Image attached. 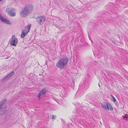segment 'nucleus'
I'll return each instance as SVG.
<instances>
[{
    "label": "nucleus",
    "mask_w": 128,
    "mask_h": 128,
    "mask_svg": "<svg viewBox=\"0 0 128 128\" xmlns=\"http://www.w3.org/2000/svg\"><path fill=\"white\" fill-rule=\"evenodd\" d=\"M33 6L32 4H28L25 6L23 10L20 13V15L22 17H25L29 14L30 11L32 10Z\"/></svg>",
    "instance_id": "nucleus-1"
},
{
    "label": "nucleus",
    "mask_w": 128,
    "mask_h": 128,
    "mask_svg": "<svg viewBox=\"0 0 128 128\" xmlns=\"http://www.w3.org/2000/svg\"><path fill=\"white\" fill-rule=\"evenodd\" d=\"M15 9L12 8H8L6 9V12L10 16L13 17L16 15Z\"/></svg>",
    "instance_id": "nucleus-4"
},
{
    "label": "nucleus",
    "mask_w": 128,
    "mask_h": 128,
    "mask_svg": "<svg viewBox=\"0 0 128 128\" xmlns=\"http://www.w3.org/2000/svg\"><path fill=\"white\" fill-rule=\"evenodd\" d=\"M2 108L1 107V105H0V109Z\"/></svg>",
    "instance_id": "nucleus-16"
},
{
    "label": "nucleus",
    "mask_w": 128,
    "mask_h": 128,
    "mask_svg": "<svg viewBox=\"0 0 128 128\" xmlns=\"http://www.w3.org/2000/svg\"><path fill=\"white\" fill-rule=\"evenodd\" d=\"M128 115L126 114L125 115H123L122 116L123 118L125 120H127L128 119Z\"/></svg>",
    "instance_id": "nucleus-13"
},
{
    "label": "nucleus",
    "mask_w": 128,
    "mask_h": 128,
    "mask_svg": "<svg viewBox=\"0 0 128 128\" xmlns=\"http://www.w3.org/2000/svg\"><path fill=\"white\" fill-rule=\"evenodd\" d=\"M68 61V59L64 58L60 59L56 64V66L60 68H62L66 66Z\"/></svg>",
    "instance_id": "nucleus-2"
},
{
    "label": "nucleus",
    "mask_w": 128,
    "mask_h": 128,
    "mask_svg": "<svg viewBox=\"0 0 128 128\" xmlns=\"http://www.w3.org/2000/svg\"><path fill=\"white\" fill-rule=\"evenodd\" d=\"M14 72H10L6 76V78H9L10 77L14 74Z\"/></svg>",
    "instance_id": "nucleus-11"
},
{
    "label": "nucleus",
    "mask_w": 128,
    "mask_h": 128,
    "mask_svg": "<svg viewBox=\"0 0 128 128\" xmlns=\"http://www.w3.org/2000/svg\"><path fill=\"white\" fill-rule=\"evenodd\" d=\"M6 99H3L0 103V105H1V107L2 105L6 102Z\"/></svg>",
    "instance_id": "nucleus-9"
},
{
    "label": "nucleus",
    "mask_w": 128,
    "mask_h": 128,
    "mask_svg": "<svg viewBox=\"0 0 128 128\" xmlns=\"http://www.w3.org/2000/svg\"><path fill=\"white\" fill-rule=\"evenodd\" d=\"M111 96L112 97V100L114 102H116V100L114 98V97L112 95H111Z\"/></svg>",
    "instance_id": "nucleus-14"
},
{
    "label": "nucleus",
    "mask_w": 128,
    "mask_h": 128,
    "mask_svg": "<svg viewBox=\"0 0 128 128\" xmlns=\"http://www.w3.org/2000/svg\"><path fill=\"white\" fill-rule=\"evenodd\" d=\"M30 24H28L25 26L22 31V33L20 37L22 38H24L29 32L31 27Z\"/></svg>",
    "instance_id": "nucleus-3"
},
{
    "label": "nucleus",
    "mask_w": 128,
    "mask_h": 128,
    "mask_svg": "<svg viewBox=\"0 0 128 128\" xmlns=\"http://www.w3.org/2000/svg\"><path fill=\"white\" fill-rule=\"evenodd\" d=\"M52 119H55L56 118V116L55 115H52Z\"/></svg>",
    "instance_id": "nucleus-15"
},
{
    "label": "nucleus",
    "mask_w": 128,
    "mask_h": 128,
    "mask_svg": "<svg viewBox=\"0 0 128 128\" xmlns=\"http://www.w3.org/2000/svg\"><path fill=\"white\" fill-rule=\"evenodd\" d=\"M0 20L4 23L7 24H12V22L4 18L0 14Z\"/></svg>",
    "instance_id": "nucleus-7"
},
{
    "label": "nucleus",
    "mask_w": 128,
    "mask_h": 128,
    "mask_svg": "<svg viewBox=\"0 0 128 128\" xmlns=\"http://www.w3.org/2000/svg\"><path fill=\"white\" fill-rule=\"evenodd\" d=\"M2 0H0V1H1Z\"/></svg>",
    "instance_id": "nucleus-17"
},
{
    "label": "nucleus",
    "mask_w": 128,
    "mask_h": 128,
    "mask_svg": "<svg viewBox=\"0 0 128 128\" xmlns=\"http://www.w3.org/2000/svg\"><path fill=\"white\" fill-rule=\"evenodd\" d=\"M99 86H100L99 85Z\"/></svg>",
    "instance_id": "nucleus-18"
},
{
    "label": "nucleus",
    "mask_w": 128,
    "mask_h": 128,
    "mask_svg": "<svg viewBox=\"0 0 128 128\" xmlns=\"http://www.w3.org/2000/svg\"><path fill=\"white\" fill-rule=\"evenodd\" d=\"M46 93L45 90H42L39 92L37 96V97L38 99L40 100V98L43 97L45 95Z\"/></svg>",
    "instance_id": "nucleus-8"
},
{
    "label": "nucleus",
    "mask_w": 128,
    "mask_h": 128,
    "mask_svg": "<svg viewBox=\"0 0 128 128\" xmlns=\"http://www.w3.org/2000/svg\"><path fill=\"white\" fill-rule=\"evenodd\" d=\"M18 40L16 38L14 35L12 36L11 40L10 42V44L11 45L14 46H16V44H17Z\"/></svg>",
    "instance_id": "nucleus-6"
},
{
    "label": "nucleus",
    "mask_w": 128,
    "mask_h": 128,
    "mask_svg": "<svg viewBox=\"0 0 128 128\" xmlns=\"http://www.w3.org/2000/svg\"><path fill=\"white\" fill-rule=\"evenodd\" d=\"M36 20L38 23L41 25L44 24L46 20V17L43 16H40L36 18Z\"/></svg>",
    "instance_id": "nucleus-5"
},
{
    "label": "nucleus",
    "mask_w": 128,
    "mask_h": 128,
    "mask_svg": "<svg viewBox=\"0 0 128 128\" xmlns=\"http://www.w3.org/2000/svg\"><path fill=\"white\" fill-rule=\"evenodd\" d=\"M107 103H104V104H102V106L103 108H104L106 110H107Z\"/></svg>",
    "instance_id": "nucleus-10"
},
{
    "label": "nucleus",
    "mask_w": 128,
    "mask_h": 128,
    "mask_svg": "<svg viewBox=\"0 0 128 128\" xmlns=\"http://www.w3.org/2000/svg\"><path fill=\"white\" fill-rule=\"evenodd\" d=\"M107 109L108 110H111L112 109V107L111 105L109 104H107Z\"/></svg>",
    "instance_id": "nucleus-12"
}]
</instances>
